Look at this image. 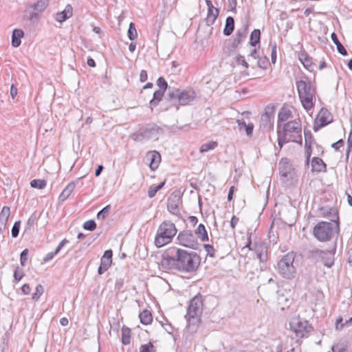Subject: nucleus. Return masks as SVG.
Masks as SVG:
<instances>
[{
  "instance_id": "62",
  "label": "nucleus",
  "mask_w": 352,
  "mask_h": 352,
  "mask_svg": "<svg viewBox=\"0 0 352 352\" xmlns=\"http://www.w3.org/2000/svg\"><path fill=\"white\" fill-rule=\"evenodd\" d=\"M228 6L232 12H236V5L237 2L236 0H228Z\"/></svg>"
},
{
  "instance_id": "15",
  "label": "nucleus",
  "mask_w": 352,
  "mask_h": 352,
  "mask_svg": "<svg viewBox=\"0 0 352 352\" xmlns=\"http://www.w3.org/2000/svg\"><path fill=\"white\" fill-rule=\"evenodd\" d=\"M249 25V21H246L243 23L241 27L238 28L233 37L232 43V48H238L239 45L245 40L248 33Z\"/></svg>"
},
{
  "instance_id": "42",
  "label": "nucleus",
  "mask_w": 352,
  "mask_h": 352,
  "mask_svg": "<svg viewBox=\"0 0 352 352\" xmlns=\"http://www.w3.org/2000/svg\"><path fill=\"white\" fill-rule=\"evenodd\" d=\"M157 85L159 87V89L157 91H162L164 93L169 89L167 82L163 77L158 78L157 80Z\"/></svg>"
},
{
  "instance_id": "2",
  "label": "nucleus",
  "mask_w": 352,
  "mask_h": 352,
  "mask_svg": "<svg viewBox=\"0 0 352 352\" xmlns=\"http://www.w3.org/2000/svg\"><path fill=\"white\" fill-rule=\"evenodd\" d=\"M302 127L300 121L291 120L283 126H277V143L280 150L286 143L292 142L302 144Z\"/></svg>"
},
{
  "instance_id": "36",
  "label": "nucleus",
  "mask_w": 352,
  "mask_h": 352,
  "mask_svg": "<svg viewBox=\"0 0 352 352\" xmlns=\"http://www.w3.org/2000/svg\"><path fill=\"white\" fill-rule=\"evenodd\" d=\"M291 116L292 112L290 110L282 108L278 114L277 126H278V124H280L281 122L286 121Z\"/></svg>"
},
{
  "instance_id": "46",
  "label": "nucleus",
  "mask_w": 352,
  "mask_h": 352,
  "mask_svg": "<svg viewBox=\"0 0 352 352\" xmlns=\"http://www.w3.org/2000/svg\"><path fill=\"white\" fill-rule=\"evenodd\" d=\"M36 223V218L34 215L30 217L26 222V225L25 227V232H30L34 224Z\"/></svg>"
},
{
  "instance_id": "41",
  "label": "nucleus",
  "mask_w": 352,
  "mask_h": 352,
  "mask_svg": "<svg viewBox=\"0 0 352 352\" xmlns=\"http://www.w3.org/2000/svg\"><path fill=\"white\" fill-rule=\"evenodd\" d=\"M127 36L129 40L133 41L135 40L138 36L137 30L135 28V25L133 23H130L129 27L127 31Z\"/></svg>"
},
{
  "instance_id": "56",
  "label": "nucleus",
  "mask_w": 352,
  "mask_h": 352,
  "mask_svg": "<svg viewBox=\"0 0 352 352\" xmlns=\"http://www.w3.org/2000/svg\"><path fill=\"white\" fill-rule=\"evenodd\" d=\"M312 144H305V150H306V163L309 164L310 157L312 154Z\"/></svg>"
},
{
  "instance_id": "49",
  "label": "nucleus",
  "mask_w": 352,
  "mask_h": 352,
  "mask_svg": "<svg viewBox=\"0 0 352 352\" xmlns=\"http://www.w3.org/2000/svg\"><path fill=\"white\" fill-rule=\"evenodd\" d=\"M305 135V144H312L314 142V139L311 132L309 130L304 131Z\"/></svg>"
},
{
  "instance_id": "18",
  "label": "nucleus",
  "mask_w": 352,
  "mask_h": 352,
  "mask_svg": "<svg viewBox=\"0 0 352 352\" xmlns=\"http://www.w3.org/2000/svg\"><path fill=\"white\" fill-rule=\"evenodd\" d=\"M318 212L323 217H331L330 222L340 223L339 212L336 208L322 206L318 208Z\"/></svg>"
},
{
  "instance_id": "17",
  "label": "nucleus",
  "mask_w": 352,
  "mask_h": 352,
  "mask_svg": "<svg viewBox=\"0 0 352 352\" xmlns=\"http://www.w3.org/2000/svg\"><path fill=\"white\" fill-rule=\"evenodd\" d=\"M49 6V0H38L32 6L34 12L30 15V20L37 21L39 18V13L43 12Z\"/></svg>"
},
{
  "instance_id": "52",
  "label": "nucleus",
  "mask_w": 352,
  "mask_h": 352,
  "mask_svg": "<svg viewBox=\"0 0 352 352\" xmlns=\"http://www.w3.org/2000/svg\"><path fill=\"white\" fill-rule=\"evenodd\" d=\"M204 248L207 252V256L214 258L215 257V249L213 245L210 244H204Z\"/></svg>"
},
{
  "instance_id": "4",
  "label": "nucleus",
  "mask_w": 352,
  "mask_h": 352,
  "mask_svg": "<svg viewBox=\"0 0 352 352\" xmlns=\"http://www.w3.org/2000/svg\"><path fill=\"white\" fill-rule=\"evenodd\" d=\"M305 80H299L296 82V89L299 99L302 105L307 111L314 107V97L316 94V87L312 85L308 77L305 76Z\"/></svg>"
},
{
  "instance_id": "30",
  "label": "nucleus",
  "mask_w": 352,
  "mask_h": 352,
  "mask_svg": "<svg viewBox=\"0 0 352 352\" xmlns=\"http://www.w3.org/2000/svg\"><path fill=\"white\" fill-rule=\"evenodd\" d=\"M164 93L162 91H155L153 93V98L149 102V108L153 110V108L156 107L160 101H162Z\"/></svg>"
},
{
  "instance_id": "23",
  "label": "nucleus",
  "mask_w": 352,
  "mask_h": 352,
  "mask_svg": "<svg viewBox=\"0 0 352 352\" xmlns=\"http://www.w3.org/2000/svg\"><path fill=\"white\" fill-rule=\"evenodd\" d=\"M80 179V178H78L76 181L71 182L69 184L67 185V186L63 189V190L59 195V201L63 202L70 196L71 193L73 192Z\"/></svg>"
},
{
  "instance_id": "59",
  "label": "nucleus",
  "mask_w": 352,
  "mask_h": 352,
  "mask_svg": "<svg viewBox=\"0 0 352 352\" xmlns=\"http://www.w3.org/2000/svg\"><path fill=\"white\" fill-rule=\"evenodd\" d=\"M57 254H55V252H49L47 253L45 257H43V261L44 263H47L50 261H51L52 259H53V258L54 257L55 255H56Z\"/></svg>"
},
{
  "instance_id": "19",
  "label": "nucleus",
  "mask_w": 352,
  "mask_h": 352,
  "mask_svg": "<svg viewBox=\"0 0 352 352\" xmlns=\"http://www.w3.org/2000/svg\"><path fill=\"white\" fill-rule=\"evenodd\" d=\"M113 251L111 250H105L101 258L100 265L98 269V274L101 275L106 272L112 263Z\"/></svg>"
},
{
  "instance_id": "25",
  "label": "nucleus",
  "mask_w": 352,
  "mask_h": 352,
  "mask_svg": "<svg viewBox=\"0 0 352 352\" xmlns=\"http://www.w3.org/2000/svg\"><path fill=\"white\" fill-rule=\"evenodd\" d=\"M10 215V208L9 206H3L0 212V232H3L6 229V225L8 218Z\"/></svg>"
},
{
  "instance_id": "7",
  "label": "nucleus",
  "mask_w": 352,
  "mask_h": 352,
  "mask_svg": "<svg viewBox=\"0 0 352 352\" xmlns=\"http://www.w3.org/2000/svg\"><path fill=\"white\" fill-rule=\"evenodd\" d=\"M175 225L169 221H164L159 226L155 237V245L157 248L163 247L170 243L177 234Z\"/></svg>"
},
{
  "instance_id": "45",
  "label": "nucleus",
  "mask_w": 352,
  "mask_h": 352,
  "mask_svg": "<svg viewBox=\"0 0 352 352\" xmlns=\"http://www.w3.org/2000/svg\"><path fill=\"white\" fill-rule=\"evenodd\" d=\"M44 293V287L41 285H38L36 287V291L32 294V299L33 300H38L39 298L43 295Z\"/></svg>"
},
{
  "instance_id": "3",
  "label": "nucleus",
  "mask_w": 352,
  "mask_h": 352,
  "mask_svg": "<svg viewBox=\"0 0 352 352\" xmlns=\"http://www.w3.org/2000/svg\"><path fill=\"white\" fill-rule=\"evenodd\" d=\"M195 98L196 94L192 89H180L175 87H169L166 96L170 106L175 107L177 109L179 106L190 104Z\"/></svg>"
},
{
  "instance_id": "9",
  "label": "nucleus",
  "mask_w": 352,
  "mask_h": 352,
  "mask_svg": "<svg viewBox=\"0 0 352 352\" xmlns=\"http://www.w3.org/2000/svg\"><path fill=\"white\" fill-rule=\"evenodd\" d=\"M202 299L201 295H197L192 298L188 305L187 314L189 325L197 324L200 322L198 316L202 313Z\"/></svg>"
},
{
  "instance_id": "12",
  "label": "nucleus",
  "mask_w": 352,
  "mask_h": 352,
  "mask_svg": "<svg viewBox=\"0 0 352 352\" xmlns=\"http://www.w3.org/2000/svg\"><path fill=\"white\" fill-rule=\"evenodd\" d=\"M178 243L184 247L197 250L199 248V243L195 234L190 230H184L181 231L177 236Z\"/></svg>"
},
{
  "instance_id": "40",
  "label": "nucleus",
  "mask_w": 352,
  "mask_h": 352,
  "mask_svg": "<svg viewBox=\"0 0 352 352\" xmlns=\"http://www.w3.org/2000/svg\"><path fill=\"white\" fill-rule=\"evenodd\" d=\"M270 65L268 58L264 56H260L258 58L257 66L262 69H267Z\"/></svg>"
},
{
  "instance_id": "28",
  "label": "nucleus",
  "mask_w": 352,
  "mask_h": 352,
  "mask_svg": "<svg viewBox=\"0 0 352 352\" xmlns=\"http://www.w3.org/2000/svg\"><path fill=\"white\" fill-rule=\"evenodd\" d=\"M219 15V10L215 8H208L207 17L206 23L208 26L212 25L216 21Z\"/></svg>"
},
{
  "instance_id": "31",
  "label": "nucleus",
  "mask_w": 352,
  "mask_h": 352,
  "mask_svg": "<svg viewBox=\"0 0 352 352\" xmlns=\"http://www.w3.org/2000/svg\"><path fill=\"white\" fill-rule=\"evenodd\" d=\"M234 30V19L232 16H228L226 19V24L223 29V34L225 36H230L232 34Z\"/></svg>"
},
{
  "instance_id": "38",
  "label": "nucleus",
  "mask_w": 352,
  "mask_h": 352,
  "mask_svg": "<svg viewBox=\"0 0 352 352\" xmlns=\"http://www.w3.org/2000/svg\"><path fill=\"white\" fill-rule=\"evenodd\" d=\"M165 184H166V180H164L162 182L159 184L157 186H151L148 190V197L149 198L154 197L155 196L157 192L159 191L160 189H162L164 187V186L165 185Z\"/></svg>"
},
{
  "instance_id": "43",
  "label": "nucleus",
  "mask_w": 352,
  "mask_h": 352,
  "mask_svg": "<svg viewBox=\"0 0 352 352\" xmlns=\"http://www.w3.org/2000/svg\"><path fill=\"white\" fill-rule=\"evenodd\" d=\"M156 348L151 342L140 346V352H156Z\"/></svg>"
},
{
  "instance_id": "35",
  "label": "nucleus",
  "mask_w": 352,
  "mask_h": 352,
  "mask_svg": "<svg viewBox=\"0 0 352 352\" xmlns=\"http://www.w3.org/2000/svg\"><path fill=\"white\" fill-rule=\"evenodd\" d=\"M261 40V31L258 29H254L250 34V45L256 47L260 43Z\"/></svg>"
},
{
  "instance_id": "48",
  "label": "nucleus",
  "mask_w": 352,
  "mask_h": 352,
  "mask_svg": "<svg viewBox=\"0 0 352 352\" xmlns=\"http://www.w3.org/2000/svg\"><path fill=\"white\" fill-rule=\"evenodd\" d=\"M20 226H21V221H16L14 222L12 230H11V234L13 238H16L19 235V231H20Z\"/></svg>"
},
{
  "instance_id": "57",
  "label": "nucleus",
  "mask_w": 352,
  "mask_h": 352,
  "mask_svg": "<svg viewBox=\"0 0 352 352\" xmlns=\"http://www.w3.org/2000/svg\"><path fill=\"white\" fill-rule=\"evenodd\" d=\"M243 130L245 131L246 135L249 137H251L253 133L254 130V124L252 122H249L244 127Z\"/></svg>"
},
{
  "instance_id": "50",
  "label": "nucleus",
  "mask_w": 352,
  "mask_h": 352,
  "mask_svg": "<svg viewBox=\"0 0 352 352\" xmlns=\"http://www.w3.org/2000/svg\"><path fill=\"white\" fill-rule=\"evenodd\" d=\"M111 209V206L107 205L104 207L101 210H100L97 214L98 219H104L107 217V213Z\"/></svg>"
},
{
  "instance_id": "13",
  "label": "nucleus",
  "mask_w": 352,
  "mask_h": 352,
  "mask_svg": "<svg viewBox=\"0 0 352 352\" xmlns=\"http://www.w3.org/2000/svg\"><path fill=\"white\" fill-rule=\"evenodd\" d=\"M275 114V106L273 104H267L265 111L261 116L260 127L264 131H270L273 129Z\"/></svg>"
},
{
  "instance_id": "37",
  "label": "nucleus",
  "mask_w": 352,
  "mask_h": 352,
  "mask_svg": "<svg viewBox=\"0 0 352 352\" xmlns=\"http://www.w3.org/2000/svg\"><path fill=\"white\" fill-rule=\"evenodd\" d=\"M131 342V329L125 326L122 328V343L128 345Z\"/></svg>"
},
{
  "instance_id": "1",
  "label": "nucleus",
  "mask_w": 352,
  "mask_h": 352,
  "mask_svg": "<svg viewBox=\"0 0 352 352\" xmlns=\"http://www.w3.org/2000/svg\"><path fill=\"white\" fill-rule=\"evenodd\" d=\"M162 256L161 265L165 270L192 273L198 269L200 263V257L196 252H188L176 247L166 249Z\"/></svg>"
},
{
  "instance_id": "27",
  "label": "nucleus",
  "mask_w": 352,
  "mask_h": 352,
  "mask_svg": "<svg viewBox=\"0 0 352 352\" xmlns=\"http://www.w3.org/2000/svg\"><path fill=\"white\" fill-rule=\"evenodd\" d=\"M298 58L303 66L308 70H310L312 67V58L305 51H300L298 54Z\"/></svg>"
},
{
  "instance_id": "11",
  "label": "nucleus",
  "mask_w": 352,
  "mask_h": 352,
  "mask_svg": "<svg viewBox=\"0 0 352 352\" xmlns=\"http://www.w3.org/2000/svg\"><path fill=\"white\" fill-rule=\"evenodd\" d=\"M291 330L295 333L296 338H306L314 331V327L307 320H301L299 318H293L289 322Z\"/></svg>"
},
{
  "instance_id": "53",
  "label": "nucleus",
  "mask_w": 352,
  "mask_h": 352,
  "mask_svg": "<svg viewBox=\"0 0 352 352\" xmlns=\"http://www.w3.org/2000/svg\"><path fill=\"white\" fill-rule=\"evenodd\" d=\"M24 276L23 270H19V267H16L14 271V282L17 283Z\"/></svg>"
},
{
  "instance_id": "6",
  "label": "nucleus",
  "mask_w": 352,
  "mask_h": 352,
  "mask_svg": "<svg viewBox=\"0 0 352 352\" xmlns=\"http://www.w3.org/2000/svg\"><path fill=\"white\" fill-rule=\"evenodd\" d=\"M336 242L332 248L328 250H320L315 248L307 252V258L315 263H321L325 267L331 268L335 263V254L336 252Z\"/></svg>"
},
{
  "instance_id": "33",
  "label": "nucleus",
  "mask_w": 352,
  "mask_h": 352,
  "mask_svg": "<svg viewBox=\"0 0 352 352\" xmlns=\"http://www.w3.org/2000/svg\"><path fill=\"white\" fill-rule=\"evenodd\" d=\"M140 320L142 324L147 325L153 321V316L150 311L144 309L139 314Z\"/></svg>"
},
{
  "instance_id": "20",
  "label": "nucleus",
  "mask_w": 352,
  "mask_h": 352,
  "mask_svg": "<svg viewBox=\"0 0 352 352\" xmlns=\"http://www.w3.org/2000/svg\"><path fill=\"white\" fill-rule=\"evenodd\" d=\"M253 250L256 257L261 263H264L267 260V247L263 242H256Z\"/></svg>"
},
{
  "instance_id": "60",
  "label": "nucleus",
  "mask_w": 352,
  "mask_h": 352,
  "mask_svg": "<svg viewBox=\"0 0 352 352\" xmlns=\"http://www.w3.org/2000/svg\"><path fill=\"white\" fill-rule=\"evenodd\" d=\"M69 243V241L67 240L66 239H64L63 240H62L60 243L58 244V245L56 247V248L55 249L54 252H55V254H58L60 250L63 248V247Z\"/></svg>"
},
{
  "instance_id": "24",
  "label": "nucleus",
  "mask_w": 352,
  "mask_h": 352,
  "mask_svg": "<svg viewBox=\"0 0 352 352\" xmlns=\"http://www.w3.org/2000/svg\"><path fill=\"white\" fill-rule=\"evenodd\" d=\"M72 6L70 4H67L63 11L56 13L55 20L59 23L65 21L72 16Z\"/></svg>"
},
{
  "instance_id": "10",
  "label": "nucleus",
  "mask_w": 352,
  "mask_h": 352,
  "mask_svg": "<svg viewBox=\"0 0 352 352\" xmlns=\"http://www.w3.org/2000/svg\"><path fill=\"white\" fill-rule=\"evenodd\" d=\"M161 128L155 124H148L140 128L138 131L132 134V138L135 141L142 142L151 138L157 139Z\"/></svg>"
},
{
  "instance_id": "8",
  "label": "nucleus",
  "mask_w": 352,
  "mask_h": 352,
  "mask_svg": "<svg viewBox=\"0 0 352 352\" xmlns=\"http://www.w3.org/2000/svg\"><path fill=\"white\" fill-rule=\"evenodd\" d=\"M295 255L294 252H289L278 262L277 270L279 274L287 279L294 278L296 271L293 263Z\"/></svg>"
},
{
  "instance_id": "34",
  "label": "nucleus",
  "mask_w": 352,
  "mask_h": 352,
  "mask_svg": "<svg viewBox=\"0 0 352 352\" xmlns=\"http://www.w3.org/2000/svg\"><path fill=\"white\" fill-rule=\"evenodd\" d=\"M195 234H197L201 239V241L205 242L209 240L208 232L206 227L204 224L200 223L195 230Z\"/></svg>"
},
{
  "instance_id": "64",
  "label": "nucleus",
  "mask_w": 352,
  "mask_h": 352,
  "mask_svg": "<svg viewBox=\"0 0 352 352\" xmlns=\"http://www.w3.org/2000/svg\"><path fill=\"white\" fill-rule=\"evenodd\" d=\"M239 221V219L236 217V216H232V217L231 218V220H230V227L232 228V229L234 230L238 222Z\"/></svg>"
},
{
  "instance_id": "22",
  "label": "nucleus",
  "mask_w": 352,
  "mask_h": 352,
  "mask_svg": "<svg viewBox=\"0 0 352 352\" xmlns=\"http://www.w3.org/2000/svg\"><path fill=\"white\" fill-rule=\"evenodd\" d=\"M292 171V164L285 160L282 159L279 163V174L284 179H288Z\"/></svg>"
},
{
  "instance_id": "21",
  "label": "nucleus",
  "mask_w": 352,
  "mask_h": 352,
  "mask_svg": "<svg viewBox=\"0 0 352 352\" xmlns=\"http://www.w3.org/2000/svg\"><path fill=\"white\" fill-rule=\"evenodd\" d=\"M146 160L148 162L152 170H156L161 162V155L156 151H148L146 155Z\"/></svg>"
},
{
  "instance_id": "14",
  "label": "nucleus",
  "mask_w": 352,
  "mask_h": 352,
  "mask_svg": "<svg viewBox=\"0 0 352 352\" xmlns=\"http://www.w3.org/2000/svg\"><path fill=\"white\" fill-rule=\"evenodd\" d=\"M182 203V198L178 191H173L167 199V209L170 213L177 217H180L181 213L179 208Z\"/></svg>"
},
{
  "instance_id": "26",
  "label": "nucleus",
  "mask_w": 352,
  "mask_h": 352,
  "mask_svg": "<svg viewBox=\"0 0 352 352\" xmlns=\"http://www.w3.org/2000/svg\"><path fill=\"white\" fill-rule=\"evenodd\" d=\"M311 166H312L311 170L313 172L325 173L327 171V164L320 157H314L312 158Z\"/></svg>"
},
{
  "instance_id": "54",
  "label": "nucleus",
  "mask_w": 352,
  "mask_h": 352,
  "mask_svg": "<svg viewBox=\"0 0 352 352\" xmlns=\"http://www.w3.org/2000/svg\"><path fill=\"white\" fill-rule=\"evenodd\" d=\"M28 250H23L20 254V263L22 266H25L28 260Z\"/></svg>"
},
{
  "instance_id": "55",
  "label": "nucleus",
  "mask_w": 352,
  "mask_h": 352,
  "mask_svg": "<svg viewBox=\"0 0 352 352\" xmlns=\"http://www.w3.org/2000/svg\"><path fill=\"white\" fill-rule=\"evenodd\" d=\"M236 62L237 63V64L241 65H243L245 68H248L249 67L248 63L245 60V57L243 56H242V55L239 54L236 57Z\"/></svg>"
},
{
  "instance_id": "5",
  "label": "nucleus",
  "mask_w": 352,
  "mask_h": 352,
  "mask_svg": "<svg viewBox=\"0 0 352 352\" xmlns=\"http://www.w3.org/2000/svg\"><path fill=\"white\" fill-rule=\"evenodd\" d=\"M340 232V223L322 221L313 228L314 236L320 242H327Z\"/></svg>"
},
{
  "instance_id": "16",
  "label": "nucleus",
  "mask_w": 352,
  "mask_h": 352,
  "mask_svg": "<svg viewBox=\"0 0 352 352\" xmlns=\"http://www.w3.org/2000/svg\"><path fill=\"white\" fill-rule=\"evenodd\" d=\"M317 119H318L320 123L318 124L317 122H315L314 125V130L315 131H318L321 127L327 126L333 120L331 112L324 107L319 111Z\"/></svg>"
},
{
  "instance_id": "63",
  "label": "nucleus",
  "mask_w": 352,
  "mask_h": 352,
  "mask_svg": "<svg viewBox=\"0 0 352 352\" xmlns=\"http://www.w3.org/2000/svg\"><path fill=\"white\" fill-rule=\"evenodd\" d=\"M147 79H148L147 72L144 69H142L140 74V81L141 82H144L146 81Z\"/></svg>"
},
{
  "instance_id": "32",
  "label": "nucleus",
  "mask_w": 352,
  "mask_h": 352,
  "mask_svg": "<svg viewBox=\"0 0 352 352\" xmlns=\"http://www.w3.org/2000/svg\"><path fill=\"white\" fill-rule=\"evenodd\" d=\"M331 37L333 43L337 47L338 52L343 56H346L348 54L347 51L343 45L339 41L337 34L335 32H332Z\"/></svg>"
},
{
  "instance_id": "51",
  "label": "nucleus",
  "mask_w": 352,
  "mask_h": 352,
  "mask_svg": "<svg viewBox=\"0 0 352 352\" xmlns=\"http://www.w3.org/2000/svg\"><path fill=\"white\" fill-rule=\"evenodd\" d=\"M352 148V131H350L347 139V150L346 153V162H348L349 154Z\"/></svg>"
},
{
  "instance_id": "39",
  "label": "nucleus",
  "mask_w": 352,
  "mask_h": 352,
  "mask_svg": "<svg viewBox=\"0 0 352 352\" xmlns=\"http://www.w3.org/2000/svg\"><path fill=\"white\" fill-rule=\"evenodd\" d=\"M46 185L47 182L45 179H34L30 182L31 187L37 189H43Z\"/></svg>"
},
{
  "instance_id": "61",
  "label": "nucleus",
  "mask_w": 352,
  "mask_h": 352,
  "mask_svg": "<svg viewBox=\"0 0 352 352\" xmlns=\"http://www.w3.org/2000/svg\"><path fill=\"white\" fill-rule=\"evenodd\" d=\"M344 145V140L342 139H340L335 143L331 144V147L334 148L336 151H338L341 146Z\"/></svg>"
},
{
  "instance_id": "44",
  "label": "nucleus",
  "mask_w": 352,
  "mask_h": 352,
  "mask_svg": "<svg viewBox=\"0 0 352 352\" xmlns=\"http://www.w3.org/2000/svg\"><path fill=\"white\" fill-rule=\"evenodd\" d=\"M217 146V143L216 142H210L208 143L203 144L200 147V152L205 153L208 152L210 150H212L215 148Z\"/></svg>"
},
{
  "instance_id": "58",
  "label": "nucleus",
  "mask_w": 352,
  "mask_h": 352,
  "mask_svg": "<svg viewBox=\"0 0 352 352\" xmlns=\"http://www.w3.org/2000/svg\"><path fill=\"white\" fill-rule=\"evenodd\" d=\"M271 60H272V63H276V44L275 43L272 45Z\"/></svg>"
},
{
  "instance_id": "47",
  "label": "nucleus",
  "mask_w": 352,
  "mask_h": 352,
  "mask_svg": "<svg viewBox=\"0 0 352 352\" xmlns=\"http://www.w3.org/2000/svg\"><path fill=\"white\" fill-rule=\"evenodd\" d=\"M96 223L94 220L90 219L83 223L82 228L89 231H94L96 228Z\"/></svg>"
},
{
  "instance_id": "29",
  "label": "nucleus",
  "mask_w": 352,
  "mask_h": 352,
  "mask_svg": "<svg viewBox=\"0 0 352 352\" xmlns=\"http://www.w3.org/2000/svg\"><path fill=\"white\" fill-rule=\"evenodd\" d=\"M24 36V32L21 29H14L12 34V45L14 47H19L21 41V38Z\"/></svg>"
}]
</instances>
